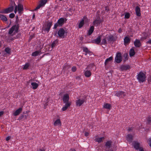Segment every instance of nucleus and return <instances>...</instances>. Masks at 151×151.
Listing matches in <instances>:
<instances>
[{
    "label": "nucleus",
    "instance_id": "obj_19",
    "mask_svg": "<svg viewBox=\"0 0 151 151\" xmlns=\"http://www.w3.org/2000/svg\"><path fill=\"white\" fill-rule=\"evenodd\" d=\"M130 42V39L129 37L126 36L124 39V43L125 45L128 44Z\"/></svg>",
    "mask_w": 151,
    "mask_h": 151
},
{
    "label": "nucleus",
    "instance_id": "obj_51",
    "mask_svg": "<svg viewBox=\"0 0 151 151\" xmlns=\"http://www.w3.org/2000/svg\"><path fill=\"white\" fill-rule=\"evenodd\" d=\"M4 112L3 111H0V116L3 115Z\"/></svg>",
    "mask_w": 151,
    "mask_h": 151
},
{
    "label": "nucleus",
    "instance_id": "obj_40",
    "mask_svg": "<svg viewBox=\"0 0 151 151\" xmlns=\"http://www.w3.org/2000/svg\"><path fill=\"white\" fill-rule=\"evenodd\" d=\"M130 17V14L128 13H126L125 14L124 18L126 19H128Z\"/></svg>",
    "mask_w": 151,
    "mask_h": 151
},
{
    "label": "nucleus",
    "instance_id": "obj_20",
    "mask_svg": "<svg viewBox=\"0 0 151 151\" xmlns=\"http://www.w3.org/2000/svg\"><path fill=\"white\" fill-rule=\"evenodd\" d=\"M54 125L55 126H61V123L60 119H58L56 120L54 123Z\"/></svg>",
    "mask_w": 151,
    "mask_h": 151
},
{
    "label": "nucleus",
    "instance_id": "obj_32",
    "mask_svg": "<svg viewBox=\"0 0 151 151\" xmlns=\"http://www.w3.org/2000/svg\"><path fill=\"white\" fill-rule=\"evenodd\" d=\"M41 52L40 50L36 51L33 52L32 54V55L33 56H36L39 55Z\"/></svg>",
    "mask_w": 151,
    "mask_h": 151
},
{
    "label": "nucleus",
    "instance_id": "obj_46",
    "mask_svg": "<svg viewBox=\"0 0 151 151\" xmlns=\"http://www.w3.org/2000/svg\"><path fill=\"white\" fill-rule=\"evenodd\" d=\"M59 26L58 23V22L55 23L54 26V29H56L58 26Z\"/></svg>",
    "mask_w": 151,
    "mask_h": 151
},
{
    "label": "nucleus",
    "instance_id": "obj_2",
    "mask_svg": "<svg viewBox=\"0 0 151 151\" xmlns=\"http://www.w3.org/2000/svg\"><path fill=\"white\" fill-rule=\"evenodd\" d=\"M145 75L142 72H140L137 76V79L139 82H143L146 80Z\"/></svg>",
    "mask_w": 151,
    "mask_h": 151
},
{
    "label": "nucleus",
    "instance_id": "obj_39",
    "mask_svg": "<svg viewBox=\"0 0 151 151\" xmlns=\"http://www.w3.org/2000/svg\"><path fill=\"white\" fill-rule=\"evenodd\" d=\"M106 38H106L105 37V38L102 40V41L101 42V44L105 45L106 44L107 42Z\"/></svg>",
    "mask_w": 151,
    "mask_h": 151
},
{
    "label": "nucleus",
    "instance_id": "obj_54",
    "mask_svg": "<svg viewBox=\"0 0 151 151\" xmlns=\"http://www.w3.org/2000/svg\"><path fill=\"white\" fill-rule=\"evenodd\" d=\"M38 151H45V150L44 149H42L39 150Z\"/></svg>",
    "mask_w": 151,
    "mask_h": 151
},
{
    "label": "nucleus",
    "instance_id": "obj_35",
    "mask_svg": "<svg viewBox=\"0 0 151 151\" xmlns=\"http://www.w3.org/2000/svg\"><path fill=\"white\" fill-rule=\"evenodd\" d=\"M104 139V137H97L96 139V141L98 142H101L103 141Z\"/></svg>",
    "mask_w": 151,
    "mask_h": 151
},
{
    "label": "nucleus",
    "instance_id": "obj_36",
    "mask_svg": "<svg viewBox=\"0 0 151 151\" xmlns=\"http://www.w3.org/2000/svg\"><path fill=\"white\" fill-rule=\"evenodd\" d=\"M135 54V52L133 49L132 48L129 51V55L130 56H132Z\"/></svg>",
    "mask_w": 151,
    "mask_h": 151
},
{
    "label": "nucleus",
    "instance_id": "obj_14",
    "mask_svg": "<svg viewBox=\"0 0 151 151\" xmlns=\"http://www.w3.org/2000/svg\"><path fill=\"white\" fill-rule=\"evenodd\" d=\"M120 69L121 70H126L130 68V66L129 65H122L120 67Z\"/></svg>",
    "mask_w": 151,
    "mask_h": 151
},
{
    "label": "nucleus",
    "instance_id": "obj_8",
    "mask_svg": "<svg viewBox=\"0 0 151 151\" xmlns=\"http://www.w3.org/2000/svg\"><path fill=\"white\" fill-rule=\"evenodd\" d=\"M85 101V100L83 99H79L76 101V105L77 106H81Z\"/></svg>",
    "mask_w": 151,
    "mask_h": 151
},
{
    "label": "nucleus",
    "instance_id": "obj_60",
    "mask_svg": "<svg viewBox=\"0 0 151 151\" xmlns=\"http://www.w3.org/2000/svg\"><path fill=\"white\" fill-rule=\"evenodd\" d=\"M110 151H113V150H111Z\"/></svg>",
    "mask_w": 151,
    "mask_h": 151
},
{
    "label": "nucleus",
    "instance_id": "obj_59",
    "mask_svg": "<svg viewBox=\"0 0 151 151\" xmlns=\"http://www.w3.org/2000/svg\"><path fill=\"white\" fill-rule=\"evenodd\" d=\"M79 78V79H80V77H76V78Z\"/></svg>",
    "mask_w": 151,
    "mask_h": 151
},
{
    "label": "nucleus",
    "instance_id": "obj_23",
    "mask_svg": "<svg viewBox=\"0 0 151 151\" xmlns=\"http://www.w3.org/2000/svg\"><path fill=\"white\" fill-rule=\"evenodd\" d=\"M101 36H99L93 40V42L96 44H99L101 41Z\"/></svg>",
    "mask_w": 151,
    "mask_h": 151
},
{
    "label": "nucleus",
    "instance_id": "obj_50",
    "mask_svg": "<svg viewBox=\"0 0 151 151\" xmlns=\"http://www.w3.org/2000/svg\"><path fill=\"white\" fill-rule=\"evenodd\" d=\"M132 130V128L131 127H129L128 128V130L129 131H131Z\"/></svg>",
    "mask_w": 151,
    "mask_h": 151
},
{
    "label": "nucleus",
    "instance_id": "obj_25",
    "mask_svg": "<svg viewBox=\"0 0 151 151\" xmlns=\"http://www.w3.org/2000/svg\"><path fill=\"white\" fill-rule=\"evenodd\" d=\"M134 45L136 47H139L141 45L140 41L138 40H136L134 42Z\"/></svg>",
    "mask_w": 151,
    "mask_h": 151
},
{
    "label": "nucleus",
    "instance_id": "obj_30",
    "mask_svg": "<svg viewBox=\"0 0 151 151\" xmlns=\"http://www.w3.org/2000/svg\"><path fill=\"white\" fill-rule=\"evenodd\" d=\"M0 19L3 22L6 21L7 20V19L5 16L1 14H0Z\"/></svg>",
    "mask_w": 151,
    "mask_h": 151
},
{
    "label": "nucleus",
    "instance_id": "obj_49",
    "mask_svg": "<svg viewBox=\"0 0 151 151\" xmlns=\"http://www.w3.org/2000/svg\"><path fill=\"white\" fill-rule=\"evenodd\" d=\"M146 43L151 44V39L146 42Z\"/></svg>",
    "mask_w": 151,
    "mask_h": 151
},
{
    "label": "nucleus",
    "instance_id": "obj_10",
    "mask_svg": "<svg viewBox=\"0 0 151 151\" xmlns=\"http://www.w3.org/2000/svg\"><path fill=\"white\" fill-rule=\"evenodd\" d=\"M69 99V96L68 94L67 93L64 94L63 98V101L64 103H66L68 102Z\"/></svg>",
    "mask_w": 151,
    "mask_h": 151
},
{
    "label": "nucleus",
    "instance_id": "obj_31",
    "mask_svg": "<svg viewBox=\"0 0 151 151\" xmlns=\"http://www.w3.org/2000/svg\"><path fill=\"white\" fill-rule=\"evenodd\" d=\"M30 65V64L29 63H27L23 65V69L26 70L28 69Z\"/></svg>",
    "mask_w": 151,
    "mask_h": 151
},
{
    "label": "nucleus",
    "instance_id": "obj_24",
    "mask_svg": "<svg viewBox=\"0 0 151 151\" xmlns=\"http://www.w3.org/2000/svg\"><path fill=\"white\" fill-rule=\"evenodd\" d=\"M64 19L63 18H61L58 19V23L59 26H62L64 23Z\"/></svg>",
    "mask_w": 151,
    "mask_h": 151
},
{
    "label": "nucleus",
    "instance_id": "obj_18",
    "mask_svg": "<svg viewBox=\"0 0 151 151\" xmlns=\"http://www.w3.org/2000/svg\"><path fill=\"white\" fill-rule=\"evenodd\" d=\"M135 10L136 15L138 17L140 16L141 14L140 8L138 6H137L135 7Z\"/></svg>",
    "mask_w": 151,
    "mask_h": 151
},
{
    "label": "nucleus",
    "instance_id": "obj_43",
    "mask_svg": "<svg viewBox=\"0 0 151 151\" xmlns=\"http://www.w3.org/2000/svg\"><path fill=\"white\" fill-rule=\"evenodd\" d=\"M76 70V68L75 66H73L72 68V70L73 72H74Z\"/></svg>",
    "mask_w": 151,
    "mask_h": 151
},
{
    "label": "nucleus",
    "instance_id": "obj_6",
    "mask_svg": "<svg viewBox=\"0 0 151 151\" xmlns=\"http://www.w3.org/2000/svg\"><path fill=\"white\" fill-rule=\"evenodd\" d=\"M47 1V0H41L39 5L36 7L35 10L40 9L41 7H42L45 5Z\"/></svg>",
    "mask_w": 151,
    "mask_h": 151
},
{
    "label": "nucleus",
    "instance_id": "obj_58",
    "mask_svg": "<svg viewBox=\"0 0 151 151\" xmlns=\"http://www.w3.org/2000/svg\"><path fill=\"white\" fill-rule=\"evenodd\" d=\"M35 17V14H33V16H32V18H33V19Z\"/></svg>",
    "mask_w": 151,
    "mask_h": 151
},
{
    "label": "nucleus",
    "instance_id": "obj_37",
    "mask_svg": "<svg viewBox=\"0 0 151 151\" xmlns=\"http://www.w3.org/2000/svg\"><path fill=\"white\" fill-rule=\"evenodd\" d=\"M83 51L86 52V55H87L88 54H89L90 52V51L88 50V48L86 47H83Z\"/></svg>",
    "mask_w": 151,
    "mask_h": 151
},
{
    "label": "nucleus",
    "instance_id": "obj_53",
    "mask_svg": "<svg viewBox=\"0 0 151 151\" xmlns=\"http://www.w3.org/2000/svg\"><path fill=\"white\" fill-rule=\"evenodd\" d=\"M88 132H86L85 133V135L87 137V136H88Z\"/></svg>",
    "mask_w": 151,
    "mask_h": 151
},
{
    "label": "nucleus",
    "instance_id": "obj_55",
    "mask_svg": "<svg viewBox=\"0 0 151 151\" xmlns=\"http://www.w3.org/2000/svg\"><path fill=\"white\" fill-rule=\"evenodd\" d=\"M122 31V30L120 29V28L119 30H118V32L119 33H121Z\"/></svg>",
    "mask_w": 151,
    "mask_h": 151
},
{
    "label": "nucleus",
    "instance_id": "obj_3",
    "mask_svg": "<svg viewBox=\"0 0 151 151\" xmlns=\"http://www.w3.org/2000/svg\"><path fill=\"white\" fill-rule=\"evenodd\" d=\"M23 6L21 4H19L18 6H16L15 7L14 12L16 14L18 11L19 13H21L23 10Z\"/></svg>",
    "mask_w": 151,
    "mask_h": 151
},
{
    "label": "nucleus",
    "instance_id": "obj_56",
    "mask_svg": "<svg viewBox=\"0 0 151 151\" xmlns=\"http://www.w3.org/2000/svg\"><path fill=\"white\" fill-rule=\"evenodd\" d=\"M105 9H106V10H107V11H108L109 9L108 8V7H106Z\"/></svg>",
    "mask_w": 151,
    "mask_h": 151
},
{
    "label": "nucleus",
    "instance_id": "obj_44",
    "mask_svg": "<svg viewBox=\"0 0 151 151\" xmlns=\"http://www.w3.org/2000/svg\"><path fill=\"white\" fill-rule=\"evenodd\" d=\"M14 14L13 13H11L9 14V17L10 18H12L14 17Z\"/></svg>",
    "mask_w": 151,
    "mask_h": 151
},
{
    "label": "nucleus",
    "instance_id": "obj_9",
    "mask_svg": "<svg viewBox=\"0 0 151 151\" xmlns=\"http://www.w3.org/2000/svg\"><path fill=\"white\" fill-rule=\"evenodd\" d=\"M132 145L134 147V148L136 150H139V148L141 147H140V144L137 141H134L132 142Z\"/></svg>",
    "mask_w": 151,
    "mask_h": 151
},
{
    "label": "nucleus",
    "instance_id": "obj_16",
    "mask_svg": "<svg viewBox=\"0 0 151 151\" xmlns=\"http://www.w3.org/2000/svg\"><path fill=\"white\" fill-rule=\"evenodd\" d=\"M106 38H107L108 41L109 42L114 40V37L111 35H107L106 36Z\"/></svg>",
    "mask_w": 151,
    "mask_h": 151
},
{
    "label": "nucleus",
    "instance_id": "obj_7",
    "mask_svg": "<svg viewBox=\"0 0 151 151\" xmlns=\"http://www.w3.org/2000/svg\"><path fill=\"white\" fill-rule=\"evenodd\" d=\"M65 31L63 29H60L58 32V34L59 37L61 38H64Z\"/></svg>",
    "mask_w": 151,
    "mask_h": 151
},
{
    "label": "nucleus",
    "instance_id": "obj_38",
    "mask_svg": "<svg viewBox=\"0 0 151 151\" xmlns=\"http://www.w3.org/2000/svg\"><path fill=\"white\" fill-rule=\"evenodd\" d=\"M58 43V41L57 40H55L51 44V47L52 48H53Z\"/></svg>",
    "mask_w": 151,
    "mask_h": 151
},
{
    "label": "nucleus",
    "instance_id": "obj_1",
    "mask_svg": "<svg viewBox=\"0 0 151 151\" xmlns=\"http://www.w3.org/2000/svg\"><path fill=\"white\" fill-rule=\"evenodd\" d=\"M19 27L18 25L13 26L9 30L8 34L11 36L15 35L18 32Z\"/></svg>",
    "mask_w": 151,
    "mask_h": 151
},
{
    "label": "nucleus",
    "instance_id": "obj_48",
    "mask_svg": "<svg viewBox=\"0 0 151 151\" xmlns=\"http://www.w3.org/2000/svg\"><path fill=\"white\" fill-rule=\"evenodd\" d=\"M11 138V137L10 136H8L6 138V141H9Z\"/></svg>",
    "mask_w": 151,
    "mask_h": 151
},
{
    "label": "nucleus",
    "instance_id": "obj_34",
    "mask_svg": "<svg viewBox=\"0 0 151 151\" xmlns=\"http://www.w3.org/2000/svg\"><path fill=\"white\" fill-rule=\"evenodd\" d=\"M94 30V27L93 26H92L91 27L90 29L88 30V34L89 35H91L93 33Z\"/></svg>",
    "mask_w": 151,
    "mask_h": 151
},
{
    "label": "nucleus",
    "instance_id": "obj_57",
    "mask_svg": "<svg viewBox=\"0 0 151 151\" xmlns=\"http://www.w3.org/2000/svg\"><path fill=\"white\" fill-rule=\"evenodd\" d=\"M70 151H76V150L74 149H71Z\"/></svg>",
    "mask_w": 151,
    "mask_h": 151
},
{
    "label": "nucleus",
    "instance_id": "obj_33",
    "mask_svg": "<svg viewBox=\"0 0 151 151\" xmlns=\"http://www.w3.org/2000/svg\"><path fill=\"white\" fill-rule=\"evenodd\" d=\"M112 142L111 141H109L107 142L105 144V146L108 148H109L111 145Z\"/></svg>",
    "mask_w": 151,
    "mask_h": 151
},
{
    "label": "nucleus",
    "instance_id": "obj_22",
    "mask_svg": "<svg viewBox=\"0 0 151 151\" xmlns=\"http://www.w3.org/2000/svg\"><path fill=\"white\" fill-rule=\"evenodd\" d=\"M71 105L70 102H67L65 103L64 106L62 108V109L63 111H65L68 107H69Z\"/></svg>",
    "mask_w": 151,
    "mask_h": 151
},
{
    "label": "nucleus",
    "instance_id": "obj_42",
    "mask_svg": "<svg viewBox=\"0 0 151 151\" xmlns=\"http://www.w3.org/2000/svg\"><path fill=\"white\" fill-rule=\"evenodd\" d=\"M151 122V116H149L147 119V123L150 124Z\"/></svg>",
    "mask_w": 151,
    "mask_h": 151
},
{
    "label": "nucleus",
    "instance_id": "obj_17",
    "mask_svg": "<svg viewBox=\"0 0 151 151\" xmlns=\"http://www.w3.org/2000/svg\"><path fill=\"white\" fill-rule=\"evenodd\" d=\"M103 108L109 110L111 108V105L108 103H104L103 106Z\"/></svg>",
    "mask_w": 151,
    "mask_h": 151
},
{
    "label": "nucleus",
    "instance_id": "obj_4",
    "mask_svg": "<svg viewBox=\"0 0 151 151\" xmlns=\"http://www.w3.org/2000/svg\"><path fill=\"white\" fill-rule=\"evenodd\" d=\"M122 60V58L121 55V54L120 52L117 53L115 58V61L117 63H119Z\"/></svg>",
    "mask_w": 151,
    "mask_h": 151
},
{
    "label": "nucleus",
    "instance_id": "obj_13",
    "mask_svg": "<svg viewBox=\"0 0 151 151\" xmlns=\"http://www.w3.org/2000/svg\"><path fill=\"white\" fill-rule=\"evenodd\" d=\"M14 8L13 6H11L8 8L4 9L3 11V13H8L12 12L14 10Z\"/></svg>",
    "mask_w": 151,
    "mask_h": 151
},
{
    "label": "nucleus",
    "instance_id": "obj_41",
    "mask_svg": "<svg viewBox=\"0 0 151 151\" xmlns=\"http://www.w3.org/2000/svg\"><path fill=\"white\" fill-rule=\"evenodd\" d=\"M5 51L8 54H10V50L8 47L6 48L5 49Z\"/></svg>",
    "mask_w": 151,
    "mask_h": 151
},
{
    "label": "nucleus",
    "instance_id": "obj_21",
    "mask_svg": "<svg viewBox=\"0 0 151 151\" xmlns=\"http://www.w3.org/2000/svg\"><path fill=\"white\" fill-rule=\"evenodd\" d=\"M52 25V22H49L48 23L46 28L45 29V30L47 31V32H49L50 29Z\"/></svg>",
    "mask_w": 151,
    "mask_h": 151
},
{
    "label": "nucleus",
    "instance_id": "obj_45",
    "mask_svg": "<svg viewBox=\"0 0 151 151\" xmlns=\"http://www.w3.org/2000/svg\"><path fill=\"white\" fill-rule=\"evenodd\" d=\"M147 38V35H145V36L144 37H142L141 38V40H145Z\"/></svg>",
    "mask_w": 151,
    "mask_h": 151
},
{
    "label": "nucleus",
    "instance_id": "obj_29",
    "mask_svg": "<svg viewBox=\"0 0 151 151\" xmlns=\"http://www.w3.org/2000/svg\"><path fill=\"white\" fill-rule=\"evenodd\" d=\"M31 85L32 86V88L33 89H36L38 86V84L35 82L32 83Z\"/></svg>",
    "mask_w": 151,
    "mask_h": 151
},
{
    "label": "nucleus",
    "instance_id": "obj_12",
    "mask_svg": "<svg viewBox=\"0 0 151 151\" xmlns=\"http://www.w3.org/2000/svg\"><path fill=\"white\" fill-rule=\"evenodd\" d=\"M87 20L86 17L84 16L82 19L79 24L78 27L79 28H81L84 25V21H86Z\"/></svg>",
    "mask_w": 151,
    "mask_h": 151
},
{
    "label": "nucleus",
    "instance_id": "obj_52",
    "mask_svg": "<svg viewBox=\"0 0 151 151\" xmlns=\"http://www.w3.org/2000/svg\"><path fill=\"white\" fill-rule=\"evenodd\" d=\"M139 151H144L143 148L142 147H141L139 148Z\"/></svg>",
    "mask_w": 151,
    "mask_h": 151
},
{
    "label": "nucleus",
    "instance_id": "obj_27",
    "mask_svg": "<svg viewBox=\"0 0 151 151\" xmlns=\"http://www.w3.org/2000/svg\"><path fill=\"white\" fill-rule=\"evenodd\" d=\"M133 136L131 134H128L126 137V139L130 142H131Z\"/></svg>",
    "mask_w": 151,
    "mask_h": 151
},
{
    "label": "nucleus",
    "instance_id": "obj_15",
    "mask_svg": "<svg viewBox=\"0 0 151 151\" xmlns=\"http://www.w3.org/2000/svg\"><path fill=\"white\" fill-rule=\"evenodd\" d=\"M22 107L19 108L13 113L14 115V116L18 115L22 111Z\"/></svg>",
    "mask_w": 151,
    "mask_h": 151
},
{
    "label": "nucleus",
    "instance_id": "obj_26",
    "mask_svg": "<svg viewBox=\"0 0 151 151\" xmlns=\"http://www.w3.org/2000/svg\"><path fill=\"white\" fill-rule=\"evenodd\" d=\"M101 20L100 19H98L95 20L93 22V24L95 26H98L101 22Z\"/></svg>",
    "mask_w": 151,
    "mask_h": 151
},
{
    "label": "nucleus",
    "instance_id": "obj_5",
    "mask_svg": "<svg viewBox=\"0 0 151 151\" xmlns=\"http://www.w3.org/2000/svg\"><path fill=\"white\" fill-rule=\"evenodd\" d=\"M115 95L120 98H124L126 96V94L123 91H116Z\"/></svg>",
    "mask_w": 151,
    "mask_h": 151
},
{
    "label": "nucleus",
    "instance_id": "obj_11",
    "mask_svg": "<svg viewBox=\"0 0 151 151\" xmlns=\"http://www.w3.org/2000/svg\"><path fill=\"white\" fill-rule=\"evenodd\" d=\"M88 67V66H87L86 69L84 70V75L86 77H89L91 75V73L90 70L86 69Z\"/></svg>",
    "mask_w": 151,
    "mask_h": 151
},
{
    "label": "nucleus",
    "instance_id": "obj_47",
    "mask_svg": "<svg viewBox=\"0 0 151 151\" xmlns=\"http://www.w3.org/2000/svg\"><path fill=\"white\" fill-rule=\"evenodd\" d=\"M148 144L151 147V138H150L148 139Z\"/></svg>",
    "mask_w": 151,
    "mask_h": 151
},
{
    "label": "nucleus",
    "instance_id": "obj_28",
    "mask_svg": "<svg viewBox=\"0 0 151 151\" xmlns=\"http://www.w3.org/2000/svg\"><path fill=\"white\" fill-rule=\"evenodd\" d=\"M113 58L112 56L110 57L109 58L107 59L105 61V65L107 64L108 63L111 61L113 59Z\"/></svg>",
    "mask_w": 151,
    "mask_h": 151
}]
</instances>
